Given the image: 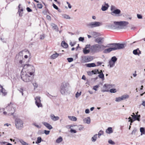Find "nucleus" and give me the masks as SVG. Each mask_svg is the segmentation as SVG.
Listing matches in <instances>:
<instances>
[{
    "mask_svg": "<svg viewBox=\"0 0 145 145\" xmlns=\"http://www.w3.org/2000/svg\"><path fill=\"white\" fill-rule=\"evenodd\" d=\"M126 45V44L125 43H114L110 44L107 46H108V47H110L105 49L103 51V52L105 53H108L112 51L122 49L124 48Z\"/></svg>",
    "mask_w": 145,
    "mask_h": 145,
    "instance_id": "obj_1",
    "label": "nucleus"
},
{
    "mask_svg": "<svg viewBox=\"0 0 145 145\" xmlns=\"http://www.w3.org/2000/svg\"><path fill=\"white\" fill-rule=\"evenodd\" d=\"M128 24V22L125 21L114 22L113 24L109 25L108 27L113 29H120L122 28V26H125Z\"/></svg>",
    "mask_w": 145,
    "mask_h": 145,
    "instance_id": "obj_2",
    "label": "nucleus"
},
{
    "mask_svg": "<svg viewBox=\"0 0 145 145\" xmlns=\"http://www.w3.org/2000/svg\"><path fill=\"white\" fill-rule=\"evenodd\" d=\"M108 46H105L102 44H95L90 46V50L93 53H98L102 51Z\"/></svg>",
    "mask_w": 145,
    "mask_h": 145,
    "instance_id": "obj_3",
    "label": "nucleus"
},
{
    "mask_svg": "<svg viewBox=\"0 0 145 145\" xmlns=\"http://www.w3.org/2000/svg\"><path fill=\"white\" fill-rule=\"evenodd\" d=\"M69 84L67 82H63L60 86V91L62 95L67 94L69 91Z\"/></svg>",
    "mask_w": 145,
    "mask_h": 145,
    "instance_id": "obj_4",
    "label": "nucleus"
},
{
    "mask_svg": "<svg viewBox=\"0 0 145 145\" xmlns=\"http://www.w3.org/2000/svg\"><path fill=\"white\" fill-rule=\"evenodd\" d=\"M23 69H26L25 72L32 75L35 72V69L33 66L29 64H26L24 66Z\"/></svg>",
    "mask_w": 145,
    "mask_h": 145,
    "instance_id": "obj_5",
    "label": "nucleus"
},
{
    "mask_svg": "<svg viewBox=\"0 0 145 145\" xmlns=\"http://www.w3.org/2000/svg\"><path fill=\"white\" fill-rule=\"evenodd\" d=\"M29 74L26 72H21V78L22 80L26 82H29L32 80V77Z\"/></svg>",
    "mask_w": 145,
    "mask_h": 145,
    "instance_id": "obj_6",
    "label": "nucleus"
},
{
    "mask_svg": "<svg viewBox=\"0 0 145 145\" xmlns=\"http://www.w3.org/2000/svg\"><path fill=\"white\" fill-rule=\"evenodd\" d=\"M3 110H7L8 115H11L13 114L14 112L15 108L13 107V104H12L10 103L5 108H3Z\"/></svg>",
    "mask_w": 145,
    "mask_h": 145,
    "instance_id": "obj_7",
    "label": "nucleus"
},
{
    "mask_svg": "<svg viewBox=\"0 0 145 145\" xmlns=\"http://www.w3.org/2000/svg\"><path fill=\"white\" fill-rule=\"evenodd\" d=\"M102 25V23L100 22H94L87 24L86 26L89 28H93Z\"/></svg>",
    "mask_w": 145,
    "mask_h": 145,
    "instance_id": "obj_8",
    "label": "nucleus"
},
{
    "mask_svg": "<svg viewBox=\"0 0 145 145\" xmlns=\"http://www.w3.org/2000/svg\"><path fill=\"white\" fill-rule=\"evenodd\" d=\"M15 124L16 128L20 130L23 128V122L20 119H16L15 120Z\"/></svg>",
    "mask_w": 145,
    "mask_h": 145,
    "instance_id": "obj_9",
    "label": "nucleus"
},
{
    "mask_svg": "<svg viewBox=\"0 0 145 145\" xmlns=\"http://www.w3.org/2000/svg\"><path fill=\"white\" fill-rule=\"evenodd\" d=\"M82 62H87L91 61L93 59L92 57L91 56H82Z\"/></svg>",
    "mask_w": 145,
    "mask_h": 145,
    "instance_id": "obj_10",
    "label": "nucleus"
},
{
    "mask_svg": "<svg viewBox=\"0 0 145 145\" xmlns=\"http://www.w3.org/2000/svg\"><path fill=\"white\" fill-rule=\"evenodd\" d=\"M40 97L39 96H37L35 97V103L38 107H42V105L41 103Z\"/></svg>",
    "mask_w": 145,
    "mask_h": 145,
    "instance_id": "obj_11",
    "label": "nucleus"
},
{
    "mask_svg": "<svg viewBox=\"0 0 145 145\" xmlns=\"http://www.w3.org/2000/svg\"><path fill=\"white\" fill-rule=\"evenodd\" d=\"M121 13V11L120 10L117 8L113 11L111 12V14L113 16H121L120 15Z\"/></svg>",
    "mask_w": 145,
    "mask_h": 145,
    "instance_id": "obj_12",
    "label": "nucleus"
},
{
    "mask_svg": "<svg viewBox=\"0 0 145 145\" xmlns=\"http://www.w3.org/2000/svg\"><path fill=\"white\" fill-rule=\"evenodd\" d=\"M0 94L3 96H5L7 94V92L5 89L0 84Z\"/></svg>",
    "mask_w": 145,
    "mask_h": 145,
    "instance_id": "obj_13",
    "label": "nucleus"
},
{
    "mask_svg": "<svg viewBox=\"0 0 145 145\" xmlns=\"http://www.w3.org/2000/svg\"><path fill=\"white\" fill-rule=\"evenodd\" d=\"M95 41L98 44H101L103 43L104 39L102 37H98L95 39Z\"/></svg>",
    "mask_w": 145,
    "mask_h": 145,
    "instance_id": "obj_14",
    "label": "nucleus"
},
{
    "mask_svg": "<svg viewBox=\"0 0 145 145\" xmlns=\"http://www.w3.org/2000/svg\"><path fill=\"white\" fill-rule=\"evenodd\" d=\"M110 87V85L105 84L103 86V89L102 90V91L103 92L108 91Z\"/></svg>",
    "mask_w": 145,
    "mask_h": 145,
    "instance_id": "obj_15",
    "label": "nucleus"
},
{
    "mask_svg": "<svg viewBox=\"0 0 145 145\" xmlns=\"http://www.w3.org/2000/svg\"><path fill=\"white\" fill-rule=\"evenodd\" d=\"M105 5H102L101 9L103 11L106 10L108 9L109 6L108 3H105Z\"/></svg>",
    "mask_w": 145,
    "mask_h": 145,
    "instance_id": "obj_16",
    "label": "nucleus"
},
{
    "mask_svg": "<svg viewBox=\"0 0 145 145\" xmlns=\"http://www.w3.org/2000/svg\"><path fill=\"white\" fill-rule=\"evenodd\" d=\"M42 123L49 129H51L52 128V126L47 122H43Z\"/></svg>",
    "mask_w": 145,
    "mask_h": 145,
    "instance_id": "obj_17",
    "label": "nucleus"
},
{
    "mask_svg": "<svg viewBox=\"0 0 145 145\" xmlns=\"http://www.w3.org/2000/svg\"><path fill=\"white\" fill-rule=\"evenodd\" d=\"M22 57L18 55L17 54L16 57V59L17 60L19 61V62L20 64H22L23 63V61L22 60Z\"/></svg>",
    "mask_w": 145,
    "mask_h": 145,
    "instance_id": "obj_18",
    "label": "nucleus"
},
{
    "mask_svg": "<svg viewBox=\"0 0 145 145\" xmlns=\"http://www.w3.org/2000/svg\"><path fill=\"white\" fill-rule=\"evenodd\" d=\"M51 119L54 121H56L58 120L59 119V117L58 116H55L54 115L52 114L50 115Z\"/></svg>",
    "mask_w": 145,
    "mask_h": 145,
    "instance_id": "obj_19",
    "label": "nucleus"
},
{
    "mask_svg": "<svg viewBox=\"0 0 145 145\" xmlns=\"http://www.w3.org/2000/svg\"><path fill=\"white\" fill-rule=\"evenodd\" d=\"M84 122L88 124H89L90 123V119L89 117H88L83 120Z\"/></svg>",
    "mask_w": 145,
    "mask_h": 145,
    "instance_id": "obj_20",
    "label": "nucleus"
},
{
    "mask_svg": "<svg viewBox=\"0 0 145 145\" xmlns=\"http://www.w3.org/2000/svg\"><path fill=\"white\" fill-rule=\"evenodd\" d=\"M51 26L52 28L54 29L55 31H59L58 28L57 26L54 23H52L51 24Z\"/></svg>",
    "mask_w": 145,
    "mask_h": 145,
    "instance_id": "obj_21",
    "label": "nucleus"
},
{
    "mask_svg": "<svg viewBox=\"0 0 145 145\" xmlns=\"http://www.w3.org/2000/svg\"><path fill=\"white\" fill-rule=\"evenodd\" d=\"M98 73L99 74L98 76L100 78L102 79H104V75L102 72V70H101L100 72H98Z\"/></svg>",
    "mask_w": 145,
    "mask_h": 145,
    "instance_id": "obj_22",
    "label": "nucleus"
},
{
    "mask_svg": "<svg viewBox=\"0 0 145 145\" xmlns=\"http://www.w3.org/2000/svg\"><path fill=\"white\" fill-rule=\"evenodd\" d=\"M59 56L58 54L56 53L50 56V58L51 59H54L57 57Z\"/></svg>",
    "mask_w": 145,
    "mask_h": 145,
    "instance_id": "obj_23",
    "label": "nucleus"
},
{
    "mask_svg": "<svg viewBox=\"0 0 145 145\" xmlns=\"http://www.w3.org/2000/svg\"><path fill=\"white\" fill-rule=\"evenodd\" d=\"M106 133L108 134L112 133L113 132V130L112 128L111 127H109L106 130Z\"/></svg>",
    "mask_w": 145,
    "mask_h": 145,
    "instance_id": "obj_24",
    "label": "nucleus"
},
{
    "mask_svg": "<svg viewBox=\"0 0 145 145\" xmlns=\"http://www.w3.org/2000/svg\"><path fill=\"white\" fill-rule=\"evenodd\" d=\"M109 64L108 65V66H110V68H112L114 66L115 63L110 60L109 62Z\"/></svg>",
    "mask_w": 145,
    "mask_h": 145,
    "instance_id": "obj_25",
    "label": "nucleus"
},
{
    "mask_svg": "<svg viewBox=\"0 0 145 145\" xmlns=\"http://www.w3.org/2000/svg\"><path fill=\"white\" fill-rule=\"evenodd\" d=\"M86 65L88 67H93L96 66V65L94 63L86 64Z\"/></svg>",
    "mask_w": 145,
    "mask_h": 145,
    "instance_id": "obj_26",
    "label": "nucleus"
},
{
    "mask_svg": "<svg viewBox=\"0 0 145 145\" xmlns=\"http://www.w3.org/2000/svg\"><path fill=\"white\" fill-rule=\"evenodd\" d=\"M61 46L64 48H66L68 47V44L64 41H63L61 43Z\"/></svg>",
    "mask_w": 145,
    "mask_h": 145,
    "instance_id": "obj_27",
    "label": "nucleus"
},
{
    "mask_svg": "<svg viewBox=\"0 0 145 145\" xmlns=\"http://www.w3.org/2000/svg\"><path fill=\"white\" fill-rule=\"evenodd\" d=\"M68 117L70 120L72 121H76L77 120V118L75 117L69 116Z\"/></svg>",
    "mask_w": 145,
    "mask_h": 145,
    "instance_id": "obj_28",
    "label": "nucleus"
},
{
    "mask_svg": "<svg viewBox=\"0 0 145 145\" xmlns=\"http://www.w3.org/2000/svg\"><path fill=\"white\" fill-rule=\"evenodd\" d=\"M62 141V138L61 137H60L56 140V142L57 143H59L61 142Z\"/></svg>",
    "mask_w": 145,
    "mask_h": 145,
    "instance_id": "obj_29",
    "label": "nucleus"
},
{
    "mask_svg": "<svg viewBox=\"0 0 145 145\" xmlns=\"http://www.w3.org/2000/svg\"><path fill=\"white\" fill-rule=\"evenodd\" d=\"M62 17L65 19H70L71 17L69 16L66 14H63L62 15Z\"/></svg>",
    "mask_w": 145,
    "mask_h": 145,
    "instance_id": "obj_30",
    "label": "nucleus"
},
{
    "mask_svg": "<svg viewBox=\"0 0 145 145\" xmlns=\"http://www.w3.org/2000/svg\"><path fill=\"white\" fill-rule=\"evenodd\" d=\"M140 131L141 133V135H145V129L144 127H141L140 128Z\"/></svg>",
    "mask_w": 145,
    "mask_h": 145,
    "instance_id": "obj_31",
    "label": "nucleus"
},
{
    "mask_svg": "<svg viewBox=\"0 0 145 145\" xmlns=\"http://www.w3.org/2000/svg\"><path fill=\"white\" fill-rule=\"evenodd\" d=\"M121 97V100H123L127 98H128L129 97V96L127 94H126L124 95Z\"/></svg>",
    "mask_w": 145,
    "mask_h": 145,
    "instance_id": "obj_32",
    "label": "nucleus"
},
{
    "mask_svg": "<svg viewBox=\"0 0 145 145\" xmlns=\"http://www.w3.org/2000/svg\"><path fill=\"white\" fill-rule=\"evenodd\" d=\"M42 141V139L40 137H38L37 138V141H36L35 142V143L37 144L41 142Z\"/></svg>",
    "mask_w": 145,
    "mask_h": 145,
    "instance_id": "obj_33",
    "label": "nucleus"
},
{
    "mask_svg": "<svg viewBox=\"0 0 145 145\" xmlns=\"http://www.w3.org/2000/svg\"><path fill=\"white\" fill-rule=\"evenodd\" d=\"M97 134H96L92 137L91 140L92 142H95L96 141L97 137Z\"/></svg>",
    "mask_w": 145,
    "mask_h": 145,
    "instance_id": "obj_34",
    "label": "nucleus"
},
{
    "mask_svg": "<svg viewBox=\"0 0 145 145\" xmlns=\"http://www.w3.org/2000/svg\"><path fill=\"white\" fill-rule=\"evenodd\" d=\"M19 141L23 145H29L27 143L25 142L22 139H20Z\"/></svg>",
    "mask_w": 145,
    "mask_h": 145,
    "instance_id": "obj_35",
    "label": "nucleus"
},
{
    "mask_svg": "<svg viewBox=\"0 0 145 145\" xmlns=\"http://www.w3.org/2000/svg\"><path fill=\"white\" fill-rule=\"evenodd\" d=\"M117 59L115 56H113L112 57L110 60L115 63L117 61Z\"/></svg>",
    "mask_w": 145,
    "mask_h": 145,
    "instance_id": "obj_36",
    "label": "nucleus"
},
{
    "mask_svg": "<svg viewBox=\"0 0 145 145\" xmlns=\"http://www.w3.org/2000/svg\"><path fill=\"white\" fill-rule=\"evenodd\" d=\"M32 84L34 86V89L35 90L38 87V85L36 82L33 83Z\"/></svg>",
    "mask_w": 145,
    "mask_h": 145,
    "instance_id": "obj_37",
    "label": "nucleus"
},
{
    "mask_svg": "<svg viewBox=\"0 0 145 145\" xmlns=\"http://www.w3.org/2000/svg\"><path fill=\"white\" fill-rule=\"evenodd\" d=\"M90 50H87L86 49H84L83 50V52L85 54H87L89 53Z\"/></svg>",
    "mask_w": 145,
    "mask_h": 145,
    "instance_id": "obj_38",
    "label": "nucleus"
},
{
    "mask_svg": "<svg viewBox=\"0 0 145 145\" xmlns=\"http://www.w3.org/2000/svg\"><path fill=\"white\" fill-rule=\"evenodd\" d=\"M92 35L94 38H95L98 36V34L96 32H93L92 33Z\"/></svg>",
    "mask_w": 145,
    "mask_h": 145,
    "instance_id": "obj_39",
    "label": "nucleus"
},
{
    "mask_svg": "<svg viewBox=\"0 0 145 145\" xmlns=\"http://www.w3.org/2000/svg\"><path fill=\"white\" fill-rule=\"evenodd\" d=\"M117 8L114 5H111V7L110 10L112 12L114 10H116Z\"/></svg>",
    "mask_w": 145,
    "mask_h": 145,
    "instance_id": "obj_40",
    "label": "nucleus"
},
{
    "mask_svg": "<svg viewBox=\"0 0 145 145\" xmlns=\"http://www.w3.org/2000/svg\"><path fill=\"white\" fill-rule=\"evenodd\" d=\"M78 128L79 130L80 131L82 130L84 128V126L83 125H78Z\"/></svg>",
    "mask_w": 145,
    "mask_h": 145,
    "instance_id": "obj_41",
    "label": "nucleus"
},
{
    "mask_svg": "<svg viewBox=\"0 0 145 145\" xmlns=\"http://www.w3.org/2000/svg\"><path fill=\"white\" fill-rule=\"evenodd\" d=\"M134 117H133V119L135 120H137L138 121H140V119L137 118V115H134Z\"/></svg>",
    "mask_w": 145,
    "mask_h": 145,
    "instance_id": "obj_42",
    "label": "nucleus"
},
{
    "mask_svg": "<svg viewBox=\"0 0 145 145\" xmlns=\"http://www.w3.org/2000/svg\"><path fill=\"white\" fill-rule=\"evenodd\" d=\"M81 93V92L80 91V93L77 92L76 94V97L77 98L79 96H80Z\"/></svg>",
    "mask_w": 145,
    "mask_h": 145,
    "instance_id": "obj_43",
    "label": "nucleus"
},
{
    "mask_svg": "<svg viewBox=\"0 0 145 145\" xmlns=\"http://www.w3.org/2000/svg\"><path fill=\"white\" fill-rule=\"evenodd\" d=\"M99 86L98 85H97L93 86V89L95 91H97V88H99Z\"/></svg>",
    "mask_w": 145,
    "mask_h": 145,
    "instance_id": "obj_44",
    "label": "nucleus"
},
{
    "mask_svg": "<svg viewBox=\"0 0 145 145\" xmlns=\"http://www.w3.org/2000/svg\"><path fill=\"white\" fill-rule=\"evenodd\" d=\"M138 50V49L134 50L133 51V54L135 55H137L138 54V52H137Z\"/></svg>",
    "mask_w": 145,
    "mask_h": 145,
    "instance_id": "obj_45",
    "label": "nucleus"
},
{
    "mask_svg": "<svg viewBox=\"0 0 145 145\" xmlns=\"http://www.w3.org/2000/svg\"><path fill=\"white\" fill-rule=\"evenodd\" d=\"M110 91L111 93H115L116 92V89H112L110 90Z\"/></svg>",
    "mask_w": 145,
    "mask_h": 145,
    "instance_id": "obj_46",
    "label": "nucleus"
},
{
    "mask_svg": "<svg viewBox=\"0 0 145 145\" xmlns=\"http://www.w3.org/2000/svg\"><path fill=\"white\" fill-rule=\"evenodd\" d=\"M103 132L101 130L100 131L98 134V135L99 137L101 135H103Z\"/></svg>",
    "mask_w": 145,
    "mask_h": 145,
    "instance_id": "obj_47",
    "label": "nucleus"
},
{
    "mask_svg": "<svg viewBox=\"0 0 145 145\" xmlns=\"http://www.w3.org/2000/svg\"><path fill=\"white\" fill-rule=\"evenodd\" d=\"M24 50H23L22 51H20V52H19V53H18V55H19V56H20L22 57H23V52H24Z\"/></svg>",
    "mask_w": 145,
    "mask_h": 145,
    "instance_id": "obj_48",
    "label": "nucleus"
},
{
    "mask_svg": "<svg viewBox=\"0 0 145 145\" xmlns=\"http://www.w3.org/2000/svg\"><path fill=\"white\" fill-rule=\"evenodd\" d=\"M121 97H119L118 98H116V102H119L122 100H121Z\"/></svg>",
    "mask_w": 145,
    "mask_h": 145,
    "instance_id": "obj_49",
    "label": "nucleus"
},
{
    "mask_svg": "<svg viewBox=\"0 0 145 145\" xmlns=\"http://www.w3.org/2000/svg\"><path fill=\"white\" fill-rule=\"evenodd\" d=\"M37 6L39 8H41L42 7V5L41 4H38L37 5Z\"/></svg>",
    "mask_w": 145,
    "mask_h": 145,
    "instance_id": "obj_50",
    "label": "nucleus"
},
{
    "mask_svg": "<svg viewBox=\"0 0 145 145\" xmlns=\"http://www.w3.org/2000/svg\"><path fill=\"white\" fill-rule=\"evenodd\" d=\"M108 143L112 145H114L115 144V143L114 141H112V140H109L108 141Z\"/></svg>",
    "mask_w": 145,
    "mask_h": 145,
    "instance_id": "obj_51",
    "label": "nucleus"
},
{
    "mask_svg": "<svg viewBox=\"0 0 145 145\" xmlns=\"http://www.w3.org/2000/svg\"><path fill=\"white\" fill-rule=\"evenodd\" d=\"M67 60L69 62H71L73 61V59L72 58H68Z\"/></svg>",
    "mask_w": 145,
    "mask_h": 145,
    "instance_id": "obj_52",
    "label": "nucleus"
},
{
    "mask_svg": "<svg viewBox=\"0 0 145 145\" xmlns=\"http://www.w3.org/2000/svg\"><path fill=\"white\" fill-rule=\"evenodd\" d=\"M137 18L138 19H141L142 18V16L140 14H137Z\"/></svg>",
    "mask_w": 145,
    "mask_h": 145,
    "instance_id": "obj_53",
    "label": "nucleus"
},
{
    "mask_svg": "<svg viewBox=\"0 0 145 145\" xmlns=\"http://www.w3.org/2000/svg\"><path fill=\"white\" fill-rule=\"evenodd\" d=\"M20 4L18 6V8L19 9V10H18V12H20L19 13V15H20V12H22L23 11V9L22 8V9L20 8Z\"/></svg>",
    "mask_w": 145,
    "mask_h": 145,
    "instance_id": "obj_54",
    "label": "nucleus"
},
{
    "mask_svg": "<svg viewBox=\"0 0 145 145\" xmlns=\"http://www.w3.org/2000/svg\"><path fill=\"white\" fill-rule=\"evenodd\" d=\"M93 71H89L88 72V74L89 75L91 76L93 74Z\"/></svg>",
    "mask_w": 145,
    "mask_h": 145,
    "instance_id": "obj_55",
    "label": "nucleus"
},
{
    "mask_svg": "<svg viewBox=\"0 0 145 145\" xmlns=\"http://www.w3.org/2000/svg\"><path fill=\"white\" fill-rule=\"evenodd\" d=\"M33 125H35V127H37V128L39 129V128H41V127L40 126H39V125H37L36 123H34L33 124Z\"/></svg>",
    "mask_w": 145,
    "mask_h": 145,
    "instance_id": "obj_56",
    "label": "nucleus"
},
{
    "mask_svg": "<svg viewBox=\"0 0 145 145\" xmlns=\"http://www.w3.org/2000/svg\"><path fill=\"white\" fill-rule=\"evenodd\" d=\"M44 133L46 135H48L50 133V131L45 130L44 131Z\"/></svg>",
    "mask_w": 145,
    "mask_h": 145,
    "instance_id": "obj_57",
    "label": "nucleus"
},
{
    "mask_svg": "<svg viewBox=\"0 0 145 145\" xmlns=\"http://www.w3.org/2000/svg\"><path fill=\"white\" fill-rule=\"evenodd\" d=\"M53 6L54 8H55V9L56 10H58V8L57 7L56 5L54 3H53Z\"/></svg>",
    "mask_w": 145,
    "mask_h": 145,
    "instance_id": "obj_58",
    "label": "nucleus"
},
{
    "mask_svg": "<svg viewBox=\"0 0 145 145\" xmlns=\"http://www.w3.org/2000/svg\"><path fill=\"white\" fill-rule=\"evenodd\" d=\"M78 39L80 41H83L84 40V37H80Z\"/></svg>",
    "mask_w": 145,
    "mask_h": 145,
    "instance_id": "obj_59",
    "label": "nucleus"
},
{
    "mask_svg": "<svg viewBox=\"0 0 145 145\" xmlns=\"http://www.w3.org/2000/svg\"><path fill=\"white\" fill-rule=\"evenodd\" d=\"M92 71H93V74H96L97 73V72H99L98 71V70L97 69L93 70Z\"/></svg>",
    "mask_w": 145,
    "mask_h": 145,
    "instance_id": "obj_60",
    "label": "nucleus"
},
{
    "mask_svg": "<svg viewBox=\"0 0 145 145\" xmlns=\"http://www.w3.org/2000/svg\"><path fill=\"white\" fill-rule=\"evenodd\" d=\"M70 132L71 133H76L77 132V131L75 130L71 129L70 130Z\"/></svg>",
    "mask_w": 145,
    "mask_h": 145,
    "instance_id": "obj_61",
    "label": "nucleus"
},
{
    "mask_svg": "<svg viewBox=\"0 0 145 145\" xmlns=\"http://www.w3.org/2000/svg\"><path fill=\"white\" fill-rule=\"evenodd\" d=\"M67 3L68 5L69 8H71L72 6L70 4V3L68 2H67Z\"/></svg>",
    "mask_w": 145,
    "mask_h": 145,
    "instance_id": "obj_62",
    "label": "nucleus"
},
{
    "mask_svg": "<svg viewBox=\"0 0 145 145\" xmlns=\"http://www.w3.org/2000/svg\"><path fill=\"white\" fill-rule=\"evenodd\" d=\"M44 38V35H40V39H43Z\"/></svg>",
    "mask_w": 145,
    "mask_h": 145,
    "instance_id": "obj_63",
    "label": "nucleus"
},
{
    "mask_svg": "<svg viewBox=\"0 0 145 145\" xmlns=\"http://www.w3.org/2000/svg\"><path fill=\"white\" fill-rule=\"evenodd\" d=\"M26 9L28 12H31L32 11V10L28 7Z\"/></svg>",
    "mask_w": 145,
    "mask_h": 145,
    "instance_id": "obj_64",
    "label": "nucleus"
}]
</instances>
